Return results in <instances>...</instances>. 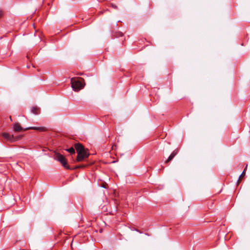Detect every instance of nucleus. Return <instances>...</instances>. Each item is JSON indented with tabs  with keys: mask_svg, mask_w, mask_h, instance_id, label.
<instances>
[{
	"mask_svg": "<svg viewBox=\"0 0 250 250\" xmlns=\"http://www.w3.org/2000/svg\"><path fill=\"white\" fill-rule=\"evenodd\" d=\"M247 167V165L246 166V168L243 170V171L242 172V173L241 174V175L239 176L238 181H239L240 180L241 178L245 174V170H246V169Z\"/></svg>",
	"mask_w": 250,
	"mask_h": 250,
	"instance_id": "9d476101",
	"label": "nucleus"
},
{
	"mask_svg": "<svg viewBox=\"0 0 250 250\" xmlns=\"http://www.w3.org/2000/svg\"><path fill=\"white\" fill-rule=\"evenodd\" d=\"M85 167V166H84V165H80V166H78V167Z\"/></svg>",
	"mask_w": 250,
	"mask_h": 250,
	"instance_id": "dca6fc26",
	"label": "nucleus"
},
{
	"mask_svg": "<svg viewBox=\"0 0 250 250\" xmlns=\"http://www.w3.org/2000/svg\"><path fill=\"white\" fill-rule=\"evenodd\" d=\"M71 83L72 88L75 91H79L84 87L83 80L81 78H72Z\"/></svg>",
	"mask_w": 250,
	"mask_h": 250,
	"instance_id": "f257e3e1",
	"label": "nucleus"
},
{
	"mask_svg": "<svg viewBox=\"0 0 250 250\" xmlns=\"http://www.w3.org/2000/svg\"><path fill=\"white\" fill-rule=\"evenodd\" d=\"M65 234L64 233H62V232H61V233H60L59 234V235L57 236V239L60 240V238H61L62 237H63V236H65Z\"/></svg>",
	"mask_w": 250,
	"mask_h": 250,
	"instance_id": "9b49d317",
	"label": "nucleus"
},
{
	"mask_svg": "<svg viewBox=\"0 0 250 250\" xmlns=\"http://www.w3.org/2000/svg\"><path fill=\"white\" fill-rule=\"evenodd\" d=\"M21 136H22L21 135H20V136H18L17 135V137H16L17 140H18L20 139V138H21Z\"/></svg>",
	"mask_w": 250,
	"mask_h": 250,
	"instance_id": "ddd939ff",
	"label": "nucleus"
},
{
	"mask_svg": "<svg viewBox=\"0 0 250 250\" xmlns=\"http://www.w3.org/2000/svg\"><path fill=\"white\" fill-rule=\"evenodd\" d=\"M2 137L7 141L12 143L14 142L15 141V139L13 136V135L12 136L8 133L3 132L2 133Z\"/></svg>",
	"mask_w": 250,
	"mask_h": 250,
	"instance_id": "20e7f679",
	"label": "nucleus"
},
{
	"mask_svg": "<svg viewBox=\"0 0 250 250\" xmlns=\"http://www.w3.org/2000/svg\"><path fill=\"white\" fill-rule=\"evenodd\" d=\"M28 129H34L40 131H43L44 130V128L42 127L31 126L23 128L20 126L19 123H17V132L25 131Z\"/></svg>",
	"mask_w": 250,
	"mask_h": 250,
	"instance_id": "7ed1b4c3",
	"label": "nucleus"
},
{
	"mask_svg": "<svg viewBox=\"0 0 250 250\" xmlns=\"http://www.w3.org/2000/svg\"><path fill=\"white\" fill-rule=\"evenodd\" d=\"M31 112L35 115H37L40 113V109L39 107L35 106L31 108Z\"/></svg>",
	"mask_w": 250,
	"mask_h": 250,
	"instance_id": "6e6552de",
	"label": "nucleus"
},
{
	"mask_svg": "<svg viewBox=\"0 0 250 250\" xmlns=\"http://www.w3.org/2000/svg\"><path fill=\"white\" fill-rule=\"evenodd\" d=\"M66 151L69 152L70 154H74L75 153V149L72 147H71L69 148L66 149Z\"/></svg>",
	"mask_w": 250,
	"mask_h": 250,
	"instance_id": "1a4fd4ad",
	"label": "nucleus"
},
{
	"mask_svg": "<svg viewBox=\"0 0 250 250\" xmlns=\"http://www.w3.org/2000/svg\"><path fill=\"white\" fill-rule=\"evenodd\" d=\"M177 150L173 151L171 153V154L170 155V156L168 157L167 160L166 161V163H168L169 161H170L171 160H172L173 159V158L175 157V156L177 154Z\"/></svg>",
	"mask_w": 250,
	"mask_h": 250,
	"instance_id": "0eeeda50",
	"label": "nucleus"
},
{
	"mask_svg": "<svg viewBox=\"0 0 250 250\" xmlns=\"http://www.w3.org/2000/svg\"><path fill=\"white\" fill-rule=\"evenodd\" d=\"M75 148L77 152V153L79 154V153H82V152L85 151V149L83 145L80 144H77L75 145Z\"/></svg>",
	"mask_w": 250,
	"mask_h": 250,
	"instance_id": "423d86ee",
	"label": "nucleus"
},
{
	"mask_svg": "<svg viewBox=\"0 0 250 250\" xmlns=\"http://www.w3.org/2000/svg\"><path fill=\"white\" fill-rule=\"evenodd\" d=\"M88 154L87 153L86 151H84L79 154H78L77 157V161L78 162H81L83 161L84 158L88 157Z\"/></svg>",
	"mask_w": 250,
	"mask_h": 250,
	"instance_id": "39448f33",
	"label": "nucleus"
},
{
	"mask_svg": "<svg viewBox=\"0 0 250 250\" xmlns=\"http://www.w3.org/2000/svg\"><path fill=\"white\" fill-rule=\"evenodd\" d=\"M3 11L1 9H0V18L2 17L3 16Z\"/></svg>",
	"mask_w": 250,
	"mask_h": 250,
	"instance_id": "f8f14e48",
	"label": "nucleus"
},
{
	"mask_svg": "<svg viewBox=\"0 0 250 250\" xmlns=\"http://www.w3.org/2000/svg\"><path fill=\"white\" fill-rule=\"evenodd\" d=\"M112 6L114 8H117V7L116 5L113 4H112Z\"/></svg>",
	"mask_w": 250,
	"mask_h": 250,
	"instance_id": "2eb2a0df",
	"label": "nucleus"
},
{
	"mask_svg": "<svg viewBox=\"0 0 250 250\" xmlns=\"http://www.w3.org/2000/svg\"><path fill=\"white\" fill-rule=\"evenodd\" d=\"M54 159L61 163L63 167L66 169H70L69 167L67 165V162L64 156L60 153H55Z\"/></svg>",
	"mask_w": 250,
	"mask_h": 250,
	"instance_id": "f03ea898",
	"label": "nucleus"
},
{
	"mask_svg": "<svg viewBox=\"0 0 250 250\" xmlns=\"http://www.w3.org/2000/svg\"><path fill=\"white\" fill-rule=\"evenodd\" d=\"M13 130L16 131V124L13 125Z\"/></svg>",
	"mask_w": 250,
	"mask_h": 250,
	"instance_id": "4468645a",
	"label": "nucleus"
}]
</instances>
